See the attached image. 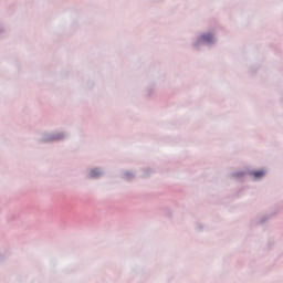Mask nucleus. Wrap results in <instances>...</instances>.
<instances>
[{"mask_svg":"<svg viewBox=\"0 0 283 283\" xmlns=\"http://www.w3.org/2000/svg\"><path fill=\"white\" fill-rule=\"evenodd\" d=\"M274 216L275 214H263L256 220L255 224H265V222H269V220H271V218Z\"/></svg>","mask_w":283,"mask_h":283,"instance_id":"obj_5","label":"nucleus"},{"mask_svg":"<svg viewBox=\"0 0 283 283\" xmlns=\"http://www.w3.org/2000/svg\"><path fill=\"white\" fill-rule=\"evenodd\" d=\"M247 171L244 170H240V171H235V172H231V178H235V180H242L245 176H247Z\"/></svg>","mask_w":283,"mask_h":283,"instance_id":"obj_6","label":"nucleus"},{"mask_svg":"<svg viewBox=\"0 0 283 283\" xmlns=\"http://www.w3.org/2000/svg\"><path fill=\"white\" fill-rule=\"evenodd\" d=\"M217 41L213 32H203L191 42V48L196 50V52H202L203 48H212Z\"/></svg>","mask_w":283,"mask_h":283,"instance_id":"obj_1","label":"nucleus"},{"mask_svg":"<svg viewBox=\"0 0 283 283\" xmlns=\"http://www.w3.org/2000/svg\"><path fill=\"white\" fill-rule=\"evenodd\" d=\"M136 178V175L132 171H125L124 172V180H134Z\"/></svg>","mask_w":283,"mask_h":283,"instance_id":"obj_7","label":"nucleus"},{"mask_svg":"<svg viewBox=\"0 0 283 283\" xmlns=\"http://www.w3.org/2000/svg\"><path fill=\"white\" fill-rule=\"evenodd\" d=\"M151 94H154V88H148V90L146 91V95H147V96H151Z\"/></svg>","mask_w":283,"mask_h":283,"instance_id":"obj_8","label":"nucleus"},{"mask_svg":"<svg viewBox=\"0 0 283 283\" xmlns=\"http://www.w3.org/2000/svg\"><path fill=\"white\" fill-rule=\"evenodd\" d=\"M248 176H252L254 180H262V178L266 176V170H249Z\"/></svg>","mask_w":283,"mask_h":283,"instance_id":"obj_4","label":"nucleus"},{"mask_svg":"<svg viewBox=\"0 0 283 283\" xmlns=\"http://www.w3.org/2000/svg\"><path fill=\"white\" fill-rule=\"evenodd\" d=\"M103 176H105V169L102 167H93L88 169L86 178H88V180H101Z\"/></svg>","mask_w":283,"mask_h":283,"instance_id":"obj_3","label":"nucleus"},{"mask_svg":"<svg viewBox=\"0 0 283 283\" xmlns=\"http://www.w3.org/2000/svg\"><path fill=\"white\" fill-rule=\"evenodd\" d=\"M3 30H4L3 24H0V34H3Z\"/></svg>","mask_w":283,"mask_h":283,"instance_id":"obj_10","label":"nucleus"},{"mask_svg":"<svg viewBox=\"0 0 283 283\" xmlns=\"http://www.w3.org/2000/svg\"><path fill=\"white\" fill-rule=\"evenodd\" d=\"M202 229H203L202 223H198V224L196 226V230H197V231H202Z\"/></svg>","mask_w":283,"mask_h":283,"instance_id":"obj_9","label":"nucleus"},{"mask_svg":"<svg viewBox=\"0 0 283 283\" xmlns=\"http://www.w3.org/2000/svg\"><path fill=\"white\" fill-rule=\"evenodd\" d=\"M70 139V133L67 130H53L50 133H43L39 143L50 144V143H65Z\"/></svg>","mask_w":283,"mask_h":283,"instance_id":"obj_2","label":"nucleus"}]
</instances>
